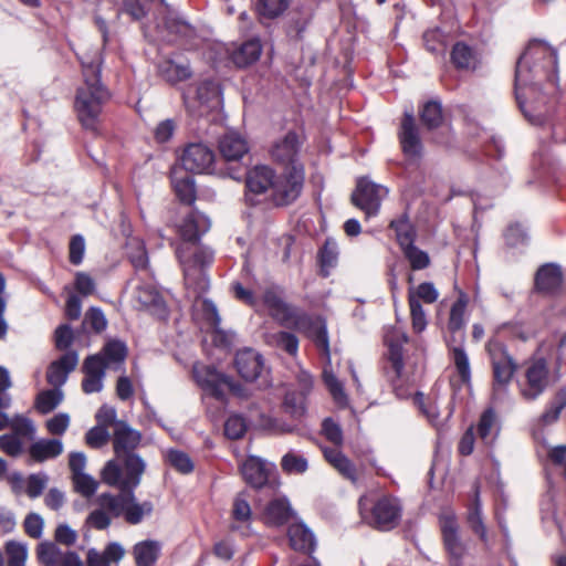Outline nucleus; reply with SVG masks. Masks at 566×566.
<instances>
[{"mask_svg": "<svg viewBox=\"0 0 566 566\" xmlns=\"http://www.w3.org/2000/svg\"><path fill=\"white\" fill-rule=\"evenodd\" d=\"M207 216L192 211L182 220L179 233L185 242L176 249V254L182 266L185 285L195 297L209 289L206 269L213 262L214 253L207 247L195 245L200 237L210 229Z\"/></svg>", "mask_w": 566, "mask_h": 566, "instance_id": "f257e3e1", "label": "nucleus"}, {"mask_svg": "<svg viewBox=\"0 0 566 566\" xmlns=\"http://www.w3.org/2000/svg\"><path fill=\"white\" fill-rule=\"evenodd\" d=\"M83 83L75 95L74 108L82 126L98 132L102 113L111 98V92L101 80L103 57L98 49L78 55Z\"/></svg>", "mask_w": 566, "mask_h": 566, "instance_id": "f03ea898", "label": "nucleus"}, {"mask_svg": "<svg viewBox=\"0 0 566 566\" xmlns=\"http://www.w3.org/2000/svg\"><path fill=\"white\" fill-rule=\"evenodd\" d=\"M118 493L104 492L96 499L97 507L86 517L85 524L98 531L108 528L114 518L124 517L132 525L139 524L144 516L153 512V503L137 502L135 493L129 490H118Z\"/></svg>", "mask_w": 566, "mask_h": 566, "instance_id": "7ed1b4c3", "label": "nucleus"}, {"mask_svg": "<svg viewBox=\"0 0 566 566\" xmlns=\"http://www.w3.org/2000/svg\"><path fill=\"white\" fill-rule=\"evenodd\" d=\"M509 327V324L497 326L485 343L492 371V390L495 392L506 390L518 369V364L506 345Z\"/></svg>", "mask_w": 566, "mask_h": 566, "instance_id": "20e7f679", "label": "nucleus"}, {"mask_svg": "<svg viewBox=\"0 0 566 566\" xmlns=\"http://www.w3.org/2000/svg\"><path fill=\"white\" fill-rule=\"evenodd\" d=\"M531 57L534 60L528 72L535 84L547 83L554 90L558 86V56L556 50L545 46L539 40L530 41L526 50L520 56L515 67V87L523 77V64Z\"/></svg>", "mask_w": 566, "mask_h": 566, "instance_id": "39448f33", "label": "nucleus"}, {"mask_svg": "<svg viewBox=\"0 0 566 566\" xmlns=\"http://www.w3.org/2000/svg\"><path fill=\"white\" fill-rule=\"evenodd\" d=\"M358 509L361 521L381 532L396 528L402 516L400 500L390 494L360 496Z\"/></svg>", "mask_w": 566, "mask_h": 566, "instance_id": "423d86ee", "label": "nucleus"}, {"mask_svg": "<svg viewBox=\"0 0 566 566\" xmlns=\"http://www.w3.org/2000/svg\"><path fill=\"white\" fill-rule=\"evenodd\" d=\"M146 462L139 454H126L109 460L104 465L101 478L103 482L118 490H135L146 471Z\"/></svg>", "mask_w": 566, "mask_h": 566, "instance_id": "0eeeda50", "label": "nucleus"}, {"mask_svg": "<svg viewBox=\"0 0 566 566\" xmlns=\"http://www.w3.org/2000/svg\"><path fill=\"white\" fill-rule=\"evenodd\" d=\"M407 343V334L398 327H390L385 333L384 344L387 347V350L384 354V373L387 379L391 382L397 396H400L397 382L401 380L405 368L403 345Z\"/></svg>", "mask_w": 566, "mask_h": 566, "instance_id": "6e6552de", "label": "nucleus"}, {"mask_svg": "<svg viewBox=\"0 0 566 566\" xmlns=\"http://www.w3.org/2000/svg\"><path fill=\"white\" fill-rule=\"evenodd\" d=\"M303 184V166H293V170H286L282 177L275 175L270 191L272 202L277 207L291 205L300 197Z\"/></svg>", "mask_w": 566, "mask_h": 566, "instance_id": "1a4fd4ad", "label": "nucleus"}, {"mask_svg": "<svg viewBox=\"0 0 566 566\" xmlns=\"http://www.w3.org/2000/svg\"><path fill=\"white\" fill-rule=\"evenodd\" d=\"M219 99L220 87L211 80H205L193 91L184 93L185 106L193 116L205 115L209 109L218 106Z\"/></svg>", "mask_w": 566, "mask_h": 566, "instance_id": "9d476101", "label": "nucleus"}, {"mask_svg": "<svg viewBox=\"0 0 566 566\" xmlns=\"http://www.w3.org/2000/svg\"><path fill=\"white\" fill-rule=\"evenodd\" d=\"M525 382L520 387V394L526 401L536 400L548 387L549 368L546 359L532 360L525 368Z\"/></svg>", "mask_w": 566, "mask_h": 566, "instance_id": "9b49d317", "label": "nucleus"}, {"mask_svg": "<svg viewBox=\"0 0 566 566\" xmlns=\"http://www.w3.org/2000/svg\"><path fill=\"white\" fill-rule=\"evenodd\" d=\"M388 189L361 177L356 181V208L361 210L365 219L376 217L381 201L387 197Z\"/></svg>", "mask_w": 566, "mask_h": 566, "instance_id": "f8f14e48", "label": "nucleus"}, {"mask_svg": "<svg viewBox=\"0 0 566 566\" xmlns=\"http://www.w3.org/2000/svg\"><path fill=\"white\" fill-rule=\"evenodd\" d=\"M564 272L559 264L547 262L539 265L534 274L532 293L544 297H556L563 289Z\"/></svg>", "mask_w": 566, "mask_h": 566, "instance_id": "ddd939ff", "label": "nucleus"}, {"mask_svg": "<svg viewBox=\"0 0 566 566\" xmlns=\"http://www.w3.org/2000/svg\"><path fill=\"white\" fill-rule=\"evenodd\" d=\"M440 531L450 566H463L467 547L459 536L457 517L453 514L441 516Z\"/></svg>", "mask_w": 566, "mask_h": 566, "instance_id": "4468645a", "label": "nucleus"}, {"mask_svg": "<svg viewBox=\"0 0 566 566\" xmlns=\"http://www.w3.org/2000/svg\"><path fill=\"white\" fill-rule=\"evenodd\" d=\"M180 163L184 170L193 174H211L214 171V154L205 144H189L181 157Z\"/></svg>", "mask_w": 566, "mask_h": 566, "instance_id": "2eb2a0df", "label": "nucleus"}, {"mask_svg": "<svg viewBox=\"0 0 566 566\" xmlns=\"http://www.w3.org/2000/svg\"><path fill=\"white\" fill-rule=\"evenodd\" d=\"M398 140L402 154L408 159H419L422 157L423 145L415 116L411 113H405L401 118Z\"/></svg>", "mask_w": 566, "mask_h": 566, "instance_id": "dca6fc26", "label": "nucleus"}, {"mask_svg": "<svg viewBox=\"0 0 566 566\" xmlns=\"http://www.w3.org/2000/svg\"><path fill=\"white\" fill-rule=\"evenodd\" d=\"M293 327L311 338L317 350L329 364V343L325 323L318 317L314 318L302 314L300 317H296Z\"/></svg>", "mask_w": 566, "mask_h": 566, "instance_id": "f3484780", "label": "nucleus"}, {"mask_svg": "<svg viewBox=\"0 0 566 566\" xmlns=\"http://www.w3.org/2000/svg\"><path fill=\"white\" fill-rule=\"evenodd\" d=\"M275 178L274 170L265 165H259L245 172V200L250 205H256L255 196L271 191Z\"/></svg>", "mask_w": 566, "mask_h": 566, "instance_id": "a211bd4d", "label": "nucleus"}, {"mask_svg": "<svg viewBox=\"0 0 566 566\" xmlns=\"http://www.w3.org/2000/svg\"><path fill=\"white\" fill-rule=\"evenodd\" d=\"M263 303L269 310L270 316L281 326L293 327L296 317L302 315L295 313L294 310L284 302L282 292L277 286H271L264 291Z\"/></svg>", "mask_w": 566, "mask_h": 566, "instance_id": "6ab92c4d", "label": "nucleus"}, {"mask_svg": "<svg viewBox=\"0 0 566 566\" xmlns=\"http://www.w3.org/2000/svg\"><path fill=\"white\" fill-rule=\"evenodd\" d=\"M300 145L297 134L289 132L283 138L273 144L271 157L274 161L284 166L286 170H293V166H303L297 160Z\"/></svg>", "mask_w": 566, "mask_h": 566, "instance_id": "aec40b11", "label": "nucleus"}, {"mask_svg": "<svg viewBox=\"0 0 566 566\" xmlns=\"http://www.w3.org/2000/svg\"><path fill=\"white\" fill-rule=\"evenodd\" d=\"M465 522L481 542L488 543V531L482 515L481 485L475 481L471 488L469 502L465 504Z\"/></svg>", "mask_w": 566, "mask_h": 566, "instance_id": "412c9836", "label": "nucleus"}, {"mask_svg": "<svg viewBox=\"0 0 566 566\" xmlns=\"http://www.w3.org/2000/svg\"><path fill=\"white\" fill-rule=\"evenodd\" d=\"M82 371L85 375L82 380L83 391L87 395L102 391L106 371V364L102 355L87 356L83 363Z\"/></svg>", "mask_w": 566, "mask_h": 566, "instance_id": "4be33fe9", "label": "nucleus"}, {"mask_svg": "<svg viewBox=\"0 0 566 566\" xmlns=\"http://www.w3.org/2000/svg\"><path fill=\"white\" fill-rule=\"evenodd\" d=\"M239 375L247 381H254L265 371L264 360L261 354L251 348L239 350L234 359Z\"/></svg>", "mask_w": 566, "mask_h": 566, "instance_id": "5701e85b", "label": "nucleus"}, {"mask_svg": "<svg viewBox=\"0 0 566 566\" xmlns=\"http://www.w3.org/2000/svg\"><path fill=\"white\" fill-rule=\"evenodd\" d=\"M142 441V433L124 421H117L113 432V446L116 457L137 454L136 448Z\"/></svg>", "mask_w": 566, "mask_h": 566, "instance_id": "b1692460", "label": "nucleus"}, {"mask_svg": "<svg viewBox=\"0 0 566 566\" xmlns=\"http://www.w3.org/2000/svg\"><path fill=\"white\" fill-rule=\"evenodd\" d=\"M193 376L203 390L219 400L224 399V374L217 371L212 366H195Z\"/></svg>", "mask_w": 566, "mask_h": 566, "instance_id": "393cba45", "label": "nucleus"}, {"mask_svg": "<svg viewBox=\"0 0 566 566\" xmlns=\"http://www.w3.org/2000/svg\"><path fill=\"white\" fill-rule=\"evenodd\" d=\"M78 364V355L75 350H69L57 360L50 364L46 373V380L54 388L60 389L67 380L69 374Z\"/></svg>", "mask_w": 566, "mask_h": 566, "instance_id": "a878e982", "label": "nucleus"}, {"mask_svg": "<svg viewBox=\"0 0 566 566\" xmlns=\"http://www.w3.org/2000/svg\"><path fill=\"white\" fill-rule=\"evenodd\" d=\"M468 303V294L464 293L463 291H460L457 301L452 304L450 308L447 327L448 331L452 334V336L448 342L463 343L465 338L464 327L467 324L464 315Z\"/></svg>", "mask_w": 566, "mask_h": 566, "instance_id": "bb28decb", "label": "nucleus"}, {"mask_svg": "<svg viewBox=\"0 0 566 566\" xmlns=\"http://www.w3.org/2000/svg\"><path fill=\"white\" fill-rule=\"evenodd\" d=\"M272 465L258 457H249L241 465L244 481L254 489L268 484Z\"/></svg>", "mask_w": 566, "mask_h": 566, "instance_id": "cd10ccee", "label": "nucleus"}, {"mask_svg": "<svg viewBox=\"0 0 566 566\" xmlns=\"http://www.w3.org/2000/svg\"><path fill=\"white\" fill-rule=\"evenodd\" d=\"M219 151L228 164L238 163L249 151L248 142L237 132H227L219 139Z\"/></svg>", "mask_w": 566, "mask_h": 566, "instance_id": "c85d7f7f", "label": "nucleus"}, {"mask_svg": "<svg viewBox=\"0 0 566 566\" xmlns=\"http://www.w3.org/2000/svg\"><path fill=\"white\" fill-rule=\"evenodd\" d=\"M455 344L457 343L452 342L447 343L450 359L453 363L460 385L470 386L472 381V371L469 356L462 347V343H459V345Z\"/></svg>", "mask_w": 566, "mask_h": 566, "instance_id": "c756f323", "label": "nucleus"}, {"mask_svg": "<svg viewBox=\"0 0 566 566\" xmlns=\"http://www.w3.org/2000/svg\"><path fill=\"white\" fill-rule=\"evenodd\" d=\"M135 297L139 304L159 317L167 316V308L165 301L160 293L150 284H137Z\"/></svg>", "mask_w": 566, "mask_h": 566, "instance_id": "7c9ffc66", "label": "nucleus"}, {"mask_svg": "<svg viewBox=\"0 0 566 566\" xmlns=\"http://www.w3.org/2000/svg\"><path fill=\"white\" fill-rule=\"evenodd\" d=\"M287 536L294 551L311 554L316 545L313 532L304 523H293L289 526Z\"/></svg>", "mask_w": 566, "mask_h": 566, "instance_id": "2f4dec72", "label": "nucleus"}, {"mask_svg": "<svg viewBox=\"0 0 566 566\" xmlns=\"http://www.w3.org/2000/svg\"><path fill=\"white\" fill-rule=\"evenodd\" d=\"M158 36L161 41L174 42L178 39L190 40L195 36V29L186 21L168 17L164 21L163 30Z\"/></svg>", "mask_w": 566, "mask_h": 566, "instance_id": "473e14b6", "label": "nucleus"}, {"mask_svg": "<svg viewBox=\"0 0 566 566\" xmlns=\"http://www.w3.org/2000/svg\"><path fill=\"white\" fill-rule=\"evenodd\" d=\"M501 426L497 415L493 408H486L480 416L476 434L488 446L492 444L497 438Z\"/></svg>", "mask_w": 566, "mask_h": 566, "instance_id": "72a5a7b5", "label": "nucleus"}, {"mask_svg": "<svg viewBox=\"0 0 566 566\" xmlns=\"http://www.w3.org/2000/svg\"><path fill=\"white\" fill-rule=\"evenodd\" d=\"M293 516V510L286 499H274L265 507L264 521L271 526H281Z\"/></svg>", "mask_w": 566, "mask_h": 566, "instance_id": "f704fd0d", "label": "nucleus"}, {"mask_svg": "<svg viewBox=\"0 0 566 566\" xmlns=\"http://www.w3.org/2000/svg\"><path fill=\"white\" fill-rule=\"evenodd\" d=\"M181 170L174 168L171 171V182L176 196L186 205H192L196 200V186L191 176L185 174L180 176Z\"/></svg>", "mask_w": 566, "mask_h": 566, "instance_id": "c9c22d12", "label": "nucleus"}, {"mask_svg": "<svg viewBox=\"0 0 566 566\" xmlns=\"http://www.w3.org/2000/svg\"><path fill=\"white\" fill-rule=\"evenodd\" d=\"M63 452V443L57 439H41L30 446L29 453L36 462L54 459Z\"/></svg>", "mask_w": 566, "mask_h": 566, "instance_id": "e433bc0d", "label": "nucleus"}, {"mask_svg": "<svg viewBox=\"0 0 566 566\" xmlns=\"http://www.w3.org/2000/svg\"><path fill=\"white\" fill-rule=\"evenodd\" d=\"M262 53L261 42L256 39L242 43L232 53V61L239 67H247L255 63Z\"/></svg>", "mask_w": 566, "mask_h": 566, "instance_id": "4c0bfd02", "label": "nucleus"}, {"mask_svg": "<svg viewBox=\"0 0 566 566\" xmlns=\"http://www.w3.org/2000/svg\"><path fill=\"white\" fill-rule=\"evenodd\" d=\"M419 118L427 130L442 126L444 122L442 105L438 101H428L419 108Z\"/></svg>", "mask_w": 566, "mask_h": 566, "instance_id": "58836bf2", "label": "nucleus"}, {"mask_svg": "<svg viewBox=\"0 0 566 566\" xmlns=\"http://www.w3.org/2000/svg\"><path fill=\"white\" fill-rule=\"evenodd\" d=\"M265 343L276 349L295 357L298 352V338L290 332L277 331L265 334Z\"/></svg>", "mask_w": 566, "mask_h": 566, "instance_id": "ea45409f", "label": "nucleus"}, {"mask_svg": "<svg viewBox=\"0 0 566 566\" xmlns=\"http://www.w3.org/2000/svg\"><path fill=\"white\" fill-rule=\"evenodd\" d=\"M160 544L156 541H143L134 546L133 554L137 566H153L159 557Z\"/></svg>", "mask_w": 566, "mask_h": 566, "instance_id": "a19ab883", "label": "nucleus"}, {"mask_svg": "<svg viewBox=\"0 0 566 566\" xmlns=\"http://www.w3.org/2000/svg\"><path fill=\"white\" fill-rule=\"evenodd\" d=\"M160 76L169 83L185 81L191 76V71L187 63L176 62L174 60H165L159 66Z\"/></svg>", "mask_w": 566, "mask_h": 566, "instance_id": "79ce46f5", "label": "nucleus"}, {"mask_svg": "<svg viewBox=\"0 0 566 566\" xmlns=\"http://www.w3.org/2000/svg\"><path fill=\"white\" fill-rule=\"evenodd\" d=\"M389 228L395 231L396 240L401 251L405 250V248L415 244L416 230L409 222L407 216H401L398 219L391 220Z\"/></svg>", "mask_w": 566, "mask_h": 566, "instance_id": "37998d69", "label": "nucleus"}, {"mask_svg": "<svg viewBox=\"0 0 566 566\" xmlns=\"http://www.w3.org/2000/svg\"><path fill=\"white\" fill-rule=\"evenodd\" d=\"M324 457L326 461L335 468L343 476L354 481V468L350 460L343 454L337 448H324Z\"/></svg>", "mask_w": 566, "mask_h": 566, "instance_id": "c03bdc74", "label": "nucleus"}, {"mask_svg": "<svg viewBox=\"0 0 566 566\" xmlns=\"http://www.w3.org/2000/svg\"><path fill=\"white\" fill-rule=\"evenodd\" d=\"M322 377L326 388L333 397L334 402L340 408L346 407L348 405V398L344 391L343 382L327 366L324 367Z\"/></svg>", "mask_w": 566, "mask_h": 566, "instance_id": "a18cd8bd", "label": "nucleus"}, {"mask_svg": "<svg viewBox=\"0 0 566 566\" xmlns=\"http://www.w3.org/2000/svg\"><path fill=\"white\" fill-rule=\"evenodd\" d=\"M450 59L457 70H469L474 62V53L467 43L458 41L452 46Z\"/></svg>", "mask_w": 566, "mask_h": 566, "instance_id": "49530a36", "label": "nucleus"}, {"mask_svg": "<svg viewBox=\"0 0 566 566\" xmlns=\"http://www.w3.org/2000/svg\"><path fill=\"white\" fill-rule=\"evenodd\" d=\"M97 355H102L106 368L111 365H120L127 356V347L125 343L120 340H109Z\"/></svg>", "mask_w": 566, "mask_h": 566, "instance_id": "de8ad7c7", "label": "nucleus"}, {"mask_svg": "<svg viewBox=\"0 0 566 566\" xmlns=\"http://www.w3.org/2000/svg\"><path fill=\"white\" fill-rule=\"evenodd\" d=\"M566 407V390L560 389L556 392L554 398L548 402L545 411L541 416V422L544 426H549L556 422L560 412Z\"/></svg>", "mask_w": 566, "mask_h": 566, "instance_id": "09e8293b", "label": "nucleus"}, {"mask_svg": "<svg viewBox=\"0 0 566 566\" xmlns=\"http://www.w3.org/2000/svg\"><path fill=\"white\" fill-rule=\"evenodd\" d=\"M337 243L332 239H327L318 252V262L321 265V273L323 276H328L329 270L334 268L337 263Z\"/></svg>", "mask_w": 566, "mask_h": 566, "instance_id": "8fccbe9b", "label": "nucleus"}, {"mask_svg": "<svg viewBox=\"0 0 566 566\" xmlns=\"http://www.w3.org/2000/svg\"><path fill=\"white\" fill-rule=\"evenodd\" d=\"M424 48L432 54H444L447 50V34L440 28L427 30L422 35Z\"/></svg>", "mask_w": 566, "mask_h": 566, "instance_id": "3c124183", "label": "nucleus"}, {"mask_svg": "<svg viewBox=\"0 0 566 566\" xmlns=\"http://www.w3.org/2000/svg\"><path fill=\"white\" fill-rule=\"evenodd\" d=\"M63 553L52 542L40 543L36 548L38 559L42 566H60Z\"/></svg>", "mask_w": 566, "mask_h": 566, "instance_id": "603ef678", "label": "nucleus"}, {"mask_svg": "<svg viewBox=\"0 0 566 566\" xmlns=\"http://www.w3.org/2000/svg\"><path fill=\"white\" fill-rule=\"evenodd\" d=\"M62 400L63 392L60 389H49L38 395L35 406L41 413L45 415L53 411Z\"/></svg>", "mask_w": 566, "mask_h": 566, "instance_id": "864d4df0", "label": "nucleus"}, {"mask_svg": "<svg viewBox=\"0 0 566 566\" xmlns=\"http://www.w3.org/2000/svg\"><path fill=\"white\" fill-rule=\"evenodd\" d=\"M72 482L75 492L80 493L83 497L86 499L92 497L96 493L99 485V482L97 480H95L92 475L85 472L72 476Z\"/></svg>", "mask_w": 566, "mask_h": 566, "instance_id": "5fc2aeb1", "label": "nucleus"}, {"mask_svg": "<svg viewBox=\"0 0 566 566\" xmlns=\"http://www.w3.org/2000/svg\"><path fill=\"white\" fill-rule=\"evenodd\" d=\"M281 468L289 474H302L307 468V460L293 451L287 452L281 460Z\"/></svg>", "mask_w": 566, "mask_h": 566, "instance_id": "6e6d98bb", "label": "nucleus"}, {"mask_svg": "<svg viewBox=\"0 0 566 566\" xmlns=\"http://www.w3.org/2000/svg\"><path fill=\"white\" fill-rule=\"evenodd\" d=\"M503 238L505 244L510 248L524 245L528 241V235L520 222L510 223L504 230Z\"/></svg>", "mask_w": 566, "mask_h": 566, "instance_id": "4d7b16f0", "label": "nucleus"}, {"mask_svg": "<svg viewBox=\"0 0 566 566\" xmlns=\"http://www.w3.org/2000/svg\"><path fill=\"white\" fill-rule=\"evenodd\" d=\"M166 460L175 470L182 474L193 471V462L186 452L170 449L167 451Z\"/></svg>", "mask_w": 566, "mask_h": 566, "instance_id": "13d9d810", "label": "nucleus"}, {"mask_svg": "<svg viewBox=\"0 0 566 566\" xmlns=\"http://www.w3.org/2000/svg\"><path fill=\"white\" fill-rule=\"evenodd\" d=\"M402 254L413 271H420L427 269L430 265V258L428 253L420 250L415 244L405 248V250H402Z\"/></svg>", "mask_w": 566, "mask_h": 566, "instance_id": "bf43d9fd", "label": "nucleus"}, {"mask_svg": "<svg viewBox=\"0 0 566 566\" xmlns=\"http://www.w3.org/2000/svg\"><path fill=\"white\" fill-rule=\"evenodd\" d=\"M128 258L136 271H148V255L142 242L135 240L130 242Z\"/></svg>", "mask_w": 566, "mask_h": 566, "instance_id": "052dcab7", "label": "nucleus"}, {"mask_svg": "<svg viewBox=\"0 0 566 566\" xmlns=\"http://www.w3.org/2000/svg\"><path fill=\"white\" fill-rule=\"evenodd\" d=\"M305 396L296 391H289L284 397V409L294 418H300L305 412Z\"/></svg>", "mask_w": 566, "mask_h": 566, "instance_id": "680f3d73", "label": "nucleus"}, {"mask_svg": "<svg viewBox=\"0 0 566 566\" xmlns=\"http://www.w3.org/2000/svg\"><path fill=\"white\" fill-rule=\"evenodd\" d=\"M251 514L252 511L244 492L239 493L233 501L232 518L234 522L248 525L251 520Z\"/></svg>", "mask_w": 566, "mask_h": 566, "instance_id": "e2e57ef3", "label": "nucleus"}, {"mask_svg": "<svg viewBox=\"0 0 566 566\" xmlns=\"http://www.w3.org/2000/svg\"><path fill=\"white\" fill-rule=\"evenodd\" d=\"M248 424L240 415H231L224 423V434L232 440L240 439L247 432Z\"/></svg>", "mask_w": 566, "mask_h": 566, "instance_id": "0e129e2a", "label": "nucleus"}, {"mask_svg": "<svg viewBox=\"0 0 566 566\" xmlns=\"http://www.w3.org/2000/svg\"><path fill=\"white\" fill-rule=\"evenodd\" d=\"M412 329L415 333H421L427 327L426 313L421 303L416 297H408Z\"/></svg>", "mask_w": 566, "mask_h": 566, "instance_id": "69168bd1", "label": "nucleus"}, {"mask_svg": "<svg viewBox=\"0 0 566 566\" xmlns=\"http://www.w3.org/2000/svg\"><path fill=\"white\" fill-rule=\"evenodd\" d=\"M109 440V432L105 426H95L91 428L85 434V442L93 449L104 447Z\"/></svg>", "mask_w": 566, "mask_h": 566, "instance_id": "338daca9", "label": "nucleus"}, {"mask_svg": "<svg viewBox=\"0 0 566 566\" xmlns=\"http://www.w3.org/2000/svg\"><path fill=\"white\" fill-rule=\"evenodd\" d=\"M6 552L8 555V566H24L28 556V551L24 545L17 542H9L6 545Z\"/></svg>", "mask_w": 566, "mask_h": 566, "instance_id": "774afa93", "label": "nucleus"}]
</instances>
